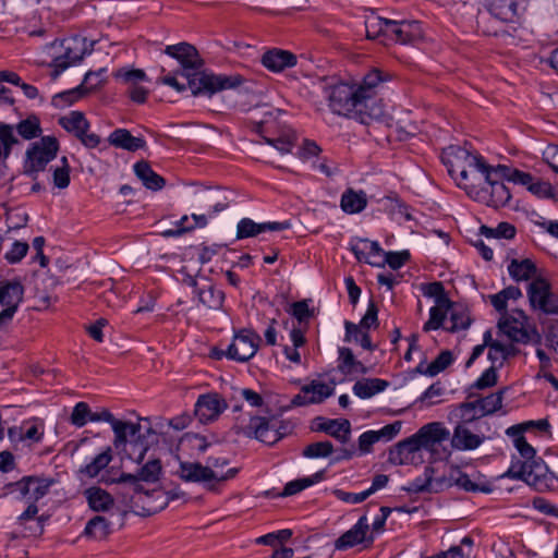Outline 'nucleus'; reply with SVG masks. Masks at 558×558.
<instances>
[{
    "label": "nucleus",
    "mask_w": 558,
    "mask_h": 558,
    "mask_svg": "<svg viewBox=\"0 0 558 558\" xmlns=\"http://www.w3.org/2000/svg\"><path fill=\"white\" fill-rule=\"evenodd\" d=\"M485 440L484 435L472 433L468 426L458 424L453 429L451 445L458 450H474Z\"/></svg>",
    "instance_id": "b1692460"
},
{
    "label": "nucleus",
    "mask_w": 558,
    "mask_h": 558,
    "mask_svg": "<svg viewBox=\"0 0 558 558\" xmlns=\"http://www.w3.org/2000/svg\"><path fill=\"white\" fill-rule=\"evenodd\" d=\"M442 161L448 168L449 174L463 187L469 194L473 184H469V169L482 171L484 160L481 156L472 155L466 148L460 146H449L442 155Z\"/></svg>",
    "instance_id": "7ed1b4c3"
},
{
    "label": "nucleus",
    "mask_w": 558,
    "mask_h": 558,
    "mask_svg": "<svg viewBox=\"0 0 558 558\" xmlns=\"http://www.w3.org/2000/svg\"><path fill=\"white\" fill-rule=\"evenodd\" d=\"M369 525L366 515H363L359 521L345 533H343L335 543V547L340 550L351 548L361 544L366 538Z\"/></svg>",
    "instance_id": "4be33fe9"
},
{
    "label": "nucleus",
    "mask_w": 558,
    "mask_h": 558,
    "mask_svg": "<svg viewBox=\"0 0 558 558\" xmlns=\"http://www.w3.org/2000/svg\"><path fill=\"white\" fill-rule=\"evenodd\" d=\"M423 295L433 302L429 314H447L452 310L453 303L448 299L441 282L423 284Z\"/></svg>",
    "instance_id": "6ab92c4d"
},
{
    "label": "nucleus",
    "mask_w": 558,
    "mask_h": 558,
    "mask_svg": "<svg viewBox=\"0 0 558 558\" xmlns=\"http://www.w3.org/2000/svg\"><path fill=\"white\" fill-rule=\"evenodd\" d=\"M453 362V357L450 351H442L432 363L424 365L418 364L416 372L420 374L436 376L444 369H446Z\"/></svg>",
    "instance_id": "37998d69"
},
{
    "label": "nucleus",
    "mask_w": 558,
    "mask_h": 558,
    "mask_svg": "<svg viewBox=\"0 0 558 558\" xmlns=\"http://www.w3.org/2000/svg\"><path fill=\"white\" fill-rule=\"evenodd\" d=\"M490 13L502 22H514L524 11V0H486Z\"/></svg>",
    "instance_id": "aec40b11"
},
{
    "label": "nucleus",
    "mask_w": 558,
    "mask_h": 558,
    "mask_svg": "<svg viewBox=\"0 0 558 558\" xmlns=\"http://www.w3.org/2000/svg\"><path fill=\"white\" fill-rule=\"evenodd\" d=\"M390 20L380 16L371 15L365 21L366 37L368 39H376L380 36H388V27Z\"/></svg>",
    "instance_id": "8fccbe9b"
},
{
    "label": "nucleus",
    "mask_w": 558,
    "mask_h": 558,
    "mask_svg": "<svg viewBox=\"0 0 558 558\" xmlns=\"http://www.w3.org/2000/svg\"><path fill=\"white\" fill-rule=\"evenodd\" d=\"M38 507L36 502L29 501V505L25 509V511L17 517L16 523L21 526H24L25 523L29 520H36V529L33 531L34 534H43L44 532V518L37 517Z\"/></svg>",
    "instance_id": "6e6d98bb"
},
{
    "label": "nucleus",
    "mask_w": 558,
    "mask_h": 558,
    "mask_svg": "<svg viewBox=\"0 0 558 558\" xmlns=\"http://www.w3.org/2000/svg\"><path fill=\"white\" fill-rule=\"evenodd\" d=\"M333 452L330 441H317L310 444L303 450V456L310 459L327 458Z\"/></svg>",
    "instance_id": "e2e57ef3"
},
{
    "label": "nucleus",
    "mask_w": 558,
    "mask_h": 558,
    "mask_svg": "<svg viewBox=\"0 0 558 558\" xmlns=\"http://www.w3.org/2000/svg\"><path fill=\"white\" fill-rule=\"evenodd\" d=\"M523 426L524 425H513L510 426L506 434L513 438V444L521 457L529 462H534L536 451L535 449L526 441L523 436Z\"/></svg>",
    "instance_id": "c9c22d12"
},
{
    "label": "nucleus",
    "mask_w": 558,
    "mask_h": 558,
    "mask_svg": "<svg viewBox=\"0 0 558 558\" xmlns=\"http://www.w3.org/2000/svg\"><path fill=\"white\" fill-rule=\"evenodd\" d=\"M239 470L235 468L229 469L226 473L214 471L210 468H205L199 462L181 461L178 474L181 480L192 483H207L211 481L223 482L233 478Z\"/></svg>",
    "instance_id": "6e6552de"
},
{
    "label": "nucleus",
    "mask_w": 558,
    "mask_h": 558,
    "mask_svg": "<svg viewBox=\"0 0 558 558\" xmlns=\"http://www.w3.org/2000/svg\"><path fill=\"white\" fill-rule=\"evenodd\" d=\"M505 389L477 399L480 415H489L501 409Z\"/></svg>",
    "instance_id": "3c124183"
},
{
    "label": "nucleus",
    "mask_w": 558,
    "mask_h": 558,
    "mask_svg": "<svg viewBox=\"0 0 558 558\" xmlns=\"http://www.w3.org/2000/svg\"><path fill=\"white\" fill-rule=\"evenodd\" d=\"M513 171L511 168L505 165H498L496 167H492L486 165L485 162L482 166L481 173L484 177L486 182L499 181L501 182L504 179L512 180Z\"/></svg>",
    "instance_id": "864d4df0"
},
{
    "label": "nucleus",
    "mask_w": 558,
    "mask_h": 558,
    "mask_svg": "<svg viewBox=\"0 0 558 558\" xmlns=\"http://www.w3.org/2000/svg\"><path fill=\"white\" fill-rule=\"evenodd\" d=\"M161 462L158 459H153L146 462L136 474L123 473L116 482L117 483H131L136 493L143 492V486L140 481L147 483H155L159 480L161 473Z\"/></svg>",
    "instance_id": "2eb2a0df"
},
{
    "label": "nucleus",
    "mask_w": 558,
    "mask_h": 558,
    "mask_svg": "<svg viewBox=\"0 0 558 558\" xmlns=\"http://www.w3.org/2000/svg\"><path fill=\"white\" fill-rule=\"evenodd\" d=\"M351 251L359 260H362L365 257V255H371V257H378V259L380 260V258H383L384 254L386 253L381 250L378 242L369 241L366 239H359L352 242Z\"/></svg>",
    "instance_id": "ea45409f"
},
{
    "label": "nucleus",
    "mask_w": 558,
    "mask_h": 558,
    "mask_svg": "<svg viewBox=\"0 0 558 558\" xmlns=\"http://www.w3.org/2000/svg\"><path fill=\"white\" fill-rule=\"evenodd\" d=\"M236 433L248 438L257 439L266 445H274L279 441L284 433L280 430L278 421L272 417L254 415L250 417L246 425L238 424Z\"/></svg>",
    "instance_id": "39448f33"
},
{
    "label": "nucleus",
    "mask_w": 558,
    "mask_h": 558,
    "mask_svg": "<svg viewBox=\"0 0 558 558\" xmlns=\"http://www.w3.org/2000/svg\"><path fill=\"white\" fill-rule=\"evenodd\" d=\"M413 436L421 450L433 451L436 446L449 438L450 433L442 423L432 422L423 425Z\"/></svg>",
    "instance_id": "4468645a"
},
{
    "label": "nucleus",
    "mask_w": 558,
    "mask_h": 558,
    "mask_svg": "<svg viewBox=\"0 0 558 558\" xmlns=\"http://www.w3.org/2000/svg\"><path fill=\"white\" fill-rule=\"evenodd\" d=\"M323 90L335 114L353 118L363 124H369L384 116L383 107H376L371 102L369 109L367 108L368 97L361 96L357 84L337 81L326 83Z\"/></svg>",
    "instance_id": "f03ea898"
},
{
    "label": "nucleus",
    "mask_w": 558,
    "mask_h": 558,
    "mask_svg": "<svg viewBox=\"0 0 558 558\" xmlns=\"http://www.w3.org/2000/svg\"><path fill=\"white\" fill-rule=\"evenodd\" d=\"M320 422L316 426V430L328 434L341 444L349 441L351 436V424L348 420L318 418Z\"/></svg>",
    "instance_id": "393cba45"
},
{
    "label": "nucleus",
    "mask_w": 558,
    "mask_h": 558,
    "mask_svg": "<svg viewBox=\"0 0 558 558\" xmlns=\"http://www.w3.org/2000/svg\"><path fill=\"white\" fill-rule=\"evenodd\" d=\"M480 232L486 238L512 239L515 235V227L509 222H500L496 228L482 226Z\"/></svg>",
    "instance_id": "5fc2aeb1"
},
{
    "label": "nucleus",
    "mask_w": 558,
    "mask_h": 558,
    "mask_svg": "<svg viewBox=\"0 0 558 558\" xmlns=\"http://www.w3.org/2000/svg\"><path fill=\"white\" fill-rule=\"evenodd\" d=\"M88 506L97 512L107 511L113 506V498L100 487H90L85 490Z\"/></svg>",
    "instance_id": "4c0bfd02"
},
{
    "label": "nucleus",
    "mask_w": 558,
    "mask_h": 558,
    "mask_svg": "<svg viewBox=\"0 0 558 558\" xmlns=\"http://www.w3.org/2000/svg\"><path fill=\"white\" fill-rule=\"evenodd\" d=\"M533 464H535V462L525 460L513 462L504 476L527 482L533 473Z\"/></svg>",
    "instance_id": "13d9d810"
},
{
    "label": "nucleus",
    "mask_w": 558,
    "mask_h": 558,
    "mask_svg": "<svg viewBox=\"0 0 558 558\" xmlns=\"http://www.w3.org/2000/svg\"><path fill=\"white\" fill-rule=\"evenodd\" d=\"M338 369L343 375L366 374L367 367L357 361L349 348H339Z\"/></svg>",
    "instance_id": "c85d7f7f"
},
{
    "label": "nucleus",
    "mask_w": 558,
    "mask_h": 558,
    "mask_svg": "<svg viewBox=\"0 0 558 558\" xmlns=\"http://www.w3.org/2000/svg\"><path fill=\"white\" fill-rule=\"evenodd\" d=\"M456 416L460 418L459 424L468 425L473 423L475 420L482 417L478 412V404L475 401L473 402H463L456 410Z\"/></svg>",
    "instance_id": "4d7b16f0"
},
{
    "label": "nucleus",
    "mask_w": 558,
    "mask_h": 558,
    "mask_svg": "<svg viewBox=\"0 0 558 558\" xmlns=\"http://www.w3.org/2000/svg\"><path fill=\"white\" fill-rule=\"evenodd\" d=\"M379 326L378 316H362L359 324L344 322L345 342L359 343L363 349L373 351L375 347L369 338V330L377 329Z\"/></svg>",
    "instance_id": "9b49d317"
},
{
    "label": "nucleus",
    "mask_w": 558,
    "mask_h": 558,
    "mask_svg": "<svg viewBox=\"0 0 558 558\" xmlns=\"http://www.w3.org/2000/svg\"><path fill=\"white\" fill-rule=\"evenodd\" d=\"M112 460L111 448L108 447L106 450L97 454L90 463L80 469V473L89 478L96 477Z\"/></svg>",
    "instance_id": "a19ab883"
},
{
    "label": "nucleus",
    "mask_w": 558,
    "mask_h": 558,
    "mask_svg": "<svg viewBox=\"0 0 558 558\" xmlns=\"http://www.w3.org/2000/svg\"><path fill=\"white\" fill-rule=\"evenodd\" d=\"M58 148V141L52 136H44L39 142L34 143L27 150L28 171L44 170L46 165L56 158Z\"/></svg>",
    "instance_id": "9d476101"
},
{
    "label": "nucleus",
    "mask_w": 558,
    "mask_h": 558,
    "mask_svg": "<svg viewBox=\"0 0 558 558\" xmlns=\"http://www.w3.org/2000/svg\"><path fill=\"white\" fill-rule=\"evenodd\" d=\"M29 501L37 502L45 495H47L53 482L44 477L29 476Z\"/></svg>",
    "instance_id": "bf43d9fd"
},
{
    "label": "nucleus",
    "mask_w": 558,
    "mask_h": 558,
    "mask_svg": "<svg viewBox=\"0 0 558 558\" xmlns=\"http://www.w3.org/2000/svg\"><path fill=\"white\" fill-rule=\"evenodd\" d=\"M522 298V292L518 287L510 286L500 292L489 295L490 303L497 312L507 311L509 301H517Z\"/></svg>",
    "instance_id": "a18cd8bd"
},
{
    "label": "nucleus",
    "mask_w": 558,
    "mask_h": 558,
    "mask_svg": "<svg viewBox=\"0 0 558 558\" xmlns=\"http://www.w3.org/2000/svg\"><path fill=\"white\" fill-rule=\"evenodd\" d=\"M111 522L102 515H95L87 523L83 531V536L102 541L111 534Z\"/></svg>",
    "instance_id": "2f4dec72"
},
{
    "label": "nucleus",
    "mask_w": 558,
    "mask_h": 558,
    "mask_svg": "<svg viewBox=\"0 0 558 558\" xmlns=\"http://www.w3.org/2000/svg\"><path fill=\"white\" fill-rule=\"evenodd\" d=\"M181 496V493L177 490H170L166 494L161 490L154 489L150 494L145 493V498L143 502L145 506L143 507V511L146 515H151L162 510L169 500L177 499Z\"/></svg>",
    "instance_id": "bb28decb"
},
{
    "label": "nucleus",
    "mask_w": 558,
    "mask_h": 558,
    "mask_svg": "<svg viewBox=\"0 0 558 558\" xmlns=\"http://www.w3.org/2000/svg\"><path fill=\"white\" fill-rule=\"evenodd\" d=\"M111 427L114 433L113 445L118 448L122 445H125L128 441V436H134L140 432V425L131 422L121 421L114 418L111 423Z\"/></svg>",
    "instance_id": "79ce46f5"
},
{
    "label": "nucleus",
    "mask_w": 558,
    "mask_h": 558,
    "mask_svg": "<svg viewBox=\"0 0 558 558\" xmlns=\"http://www.w3.org/2000/svg\"><path fill=\"white\" fill-rule=\"evenodd\" d=\"M290 228V222H264L257 223L250 218H243L236 226V239H246L266 231H282Z\"/></svg>",
    "instance_id": "a211bd4d"
},
{
    "label": "nucleus",
    "mask_w": 558,
    "mask_h": 558,
    "mask_svg": "<svg viewBox=\"0 0 558 558\" xmlns=\"http://www.w3.org/2000/svg\"><path fill=\"white\" fill-rule=\"evenodd\" d=\"M471 319L469 316H430L424 325V330L444 329L449 332H457L469 328Z\"/></svg>",
    "instance_id": "5701e85b"
},
{
    "label": "nucleus",
    "mask_w": 558,
    "mask_h": 558,
    "mask_svg": "<svg viewBox=\"0 0 558 558\" xmlns=\"http://www.w3.org/2000/svg\"><path fill=\"white\" fill-rule=\"evenodd\" d=\"M265 141L267 144L274 146L281 154H288L294 146L295 136L291 133H286L276 138L265 137Z\"/></svg>",
    "instance_id": "774afa93"
},
{
    "label": "nucleus",
    "mask_w": 558,
    "mask_h": 558,
    "mask_svg": "<svg viewBox=\"0 0 558 558\" xmlns=\"http://www.w3.org/2000/svg\"><path fill=\"white\" fill-rule=\"evenodd\" d=\"M260 340L258 333L243 329L234 335L233 341L228 347L226 355L238 362H246L256 354ZM223 354L225 352H220L217 354V357H221Z\"/></svg>",
    "instance_id": "1a4fd4ad"
},
{
    "label": "nucleus",
    "mask_w": 558,
    "mask_h": 558,
    "mask_svg": "<svg viewBox=\"0 0 558 558\" xmlns=\"http://www.w3.org/2000/svg\"><path fill=\"white\" fill-rule=\"evenodd\" d=\"M23 225H9V234L5 241L3 258L9 264H17L28 252V243L20 241L12 235V230L21 228Z\"/></svg>",
    "instance_id": "a878e982"
},
{
    "label": "nucleus",
    "mask_w": 558,
    "mask_h": 558,
    "mask_svg": "<svg viewBox=\"0 0 558 558\" xmlns=\"http://www.w3.org/2000/svg\"><path fill=\"white\" fill-rule=\"evenodd\" d=\"M94 44L95 41L87 44V39L81 36H73L60 41L59 46L64 48V52L52 60L51 65L54 68V75H59L69 65L81 61L86 53H90ZM57 45L58 41L56 40L49 47L53 49Z\"/></svg>",
    "instance_id": "423d86ee"
},
{
    "label": "nucleus",
    "mask_w": 558,
    "mask_h": 558,
    "mask_svg": "<svg viewBox=\"0 0 558 558\" xmlns=\"http://www.w3.org/2000/svg\"><path fill=\"white\" fill-rule=\"evenodd\" d=\"M134 172L143 184L149 190H160L165 185V179L157 174L148 162L138 161L134 165Z\"/></svg>",
    "instance_id": "72a5a7b5"
},
{
    "label": "nucleus",
    "mask_w": 558,
    "mask_h": 558,
    "mask_svg": "<svg viewBox=\"0 0 558 558\" xmlns=\"http://www.w3.org/2000/svg\"><path fill=\"white\" fill-rule=\"evenodd\" d=\"M302 392L310 396V402L320 403L333 393V388L325 383L313 380L302 387Z\"/></svg>",
    "instance_id": "09e8293b"
},
{
    "label": "nucleus",
    "mask_w": 558,
    "mask_h": 558,
    "mask_svg": "<svg viewBox=\"0 0 558 558\" xmlns=\"http://www.w3.org/2000/svg\"><path fill=\"white\" fill-rule=\"evenodd\" d=\"M324 476H325V471L322 470V471L316 472L312 476L291 481L288 484H286L281 495L282 496L295 495V494L300 493L301 490L320 482L324 478Z\"/></svg>",
    "instance_id": "de8ad7c7"
},
{
    "label": "nucleus",
    "mask_w": 558,
    "mask_h": 558,
    "mask_svg": "<svg viewBox=\"0 0 558 558\" xmlns=\"http://www.w3.org/2000/svg\"><path fill=\"white\" fill-rule=\"evenodd\" d=\"M432 473H433V470L429 468H426L425 472H424V477L415 478L410 484L409 490L413 492V493L435 492L436 489L434 488Z\"/></svg>",
    "instance_id": "338daca9"
},
{
    "label": "nucleus",
    "mask_w": 558,
    "mask_h": 558,
    "mask_svg": "<svg viewBox=\"0 0 558 558\" xmlns=\"http://www.w3.org/2000/svg\"><path fill=\"white\" fill-rule=\"evenodd\" d=\"M60 125L76 137L88 131L89 123L81 111H71L69 114L59 119Z\"/></svg>",
    "instance_id": "58836bf2"
},
{
    "label": "nucleus",
    "mask_w": 558,
    "mask_h": 558,
    "mask_svg": "<svg viewBox=\"0 0 558 558\" xmlns=\"http://www.w3.org/2000/svg\"><path fill=\"white\" fill-rule=\"evenodd\" d=\"M165 52L180 62L181 70L178 73L187 81L193 96L211 97L220 90L241 85L243 81L240 75H215L203 71V60L196 48L187 43L167 46Z\"/></svg>",
    "instance_id": "f257e3e1"
},
{
    "label": "nucleus",
    "mask_w": 558,
    "mask_h": 558,
    "mask_svg": "<svg viewBox=\"0 0 558 558\" xmlns=\"http://www.w3.org/2000/svg\"><path fill=\"white\" fill-rule=\"evenodd\" d=\"M388 27V38L399 44H411L422 37L421 25L416 21H395L390 20Z\"/></svg>",
    "instance_id": "f3484780"
},
{
    "label": "nucleus",
    "mask_w": 558,
    "mask_h": 558,
    "mask_svg": "<svg viewBox=\"0 0 558 558\" xmlns=\"http://www.w3.org/2000/svg\"><path fill=\"white\" fill-rule=\"evenodd\" d=\"M226 400L218 393L201 395L195 403L194 415L202 424L216 421L227 409Z\"/></svg>",
    "instance_id": "f8f14e48"
},
{
    "label": "nucleus",
    "mask_w": 558,
    "mask_h": 558,
    "mask_svg": "<svg viewBox=\"0 0 558 558\" xmlns=\"http://www.w3.org/2000/svg\"><path fill=\"white\" fill-rule=\"evenodd\" d=\"M389 462L396 465L417 464L422 462L421 448L414 436L396 444L389 451Z\"/></svg>",
    "instance_id": "ddd939ff"
},
{
    "label": "nucleus",
    "mask_w": 558,
    "mask_h": 558,
    "mask_svg": "<svg viewBox=\"0 0 558 558\" xmlns=\"http://www.w3.org/2000/svg\"><path fill=\"white\" fill-rule=\"evenodd\" d=\"M543 333L545 335L547 345L558 352V320L545 319L542 322Z\"/></svg>",
    "instance_id": "69168bd1"
},
{
    "label": "nucleus",
    "mask_w": 558,
    "mask_h": 558,
    "mask_svg": "<svg viewBox=\"0 0 558 558\" xmlns=\"http://www.w3.org/2000/svg\"><path fill=\"white\" fill-rule=\"evenodd\" d=\"M410 258V253L408 251L402 252H386L384 257L380 260H373L376 264V267H384L386 264L389 265L390 268L397 270L402 267L407 260Z\"/></svg>",
    "instance_id": "052dcab7"
},
{
    "label": "nucleus",
    "mask_w": 558,
    "mask_h": 558,
    "mask_svg": "<svg viewBox=\"0 0 558 558\" xmlns=\"http://www.w3.org/2000/svg\"><path fill=\"white\" fill-rule=\"evenodd\" d=\"M486 183L490 187L489 198L487 199V205H489L494 208H499V207L506 206L511 198V194H510L508 187L502 182H499V181L486 182Z\"/></svg>",
    "instance_id": "c03bdc74"
},
{
    "label": "nucleus",
    "mask_w": 558,
    "mask_h": 558,
    "mask_svg": "<svg viewBox=\"0 0 558 558\" xmlns=\"http://www.w3.org/2000/svg\"><path fill=\"white\" fill-rule=\"evenodd\" d=\"M499 332L510 341L521 344H541L542 333L531 316H501L498 322Z\"/></svg>",
    "instance_id": "20e7f679"
},
{
    "label": "nucleus",
    "mask_w": 558,
    "mask_h": 558,
    "mask_svg": "<svg viewBox=\"0 0 558 558\" xmlns=\"http://www.w3.org/2000/svg\"><path fill=\"white\" fill-rule=\"evenodd\" d=\"M225 294L220 290L209 288L199 293V301L211 311H219L222 306Z\"/></svg>",
    "instance_id": "680f3d73"
},
{
    "label": "nucleus",
    "mask_w": 558,
    "mask_h": 558,
    "mask_svg": "<svg viewBox=\"0 0 558 558\" xmlns=\"http://www.w3.org/2000/svg\"><path fill=\"white\" fill-rule=\"evenodd\" d=\"M109 143L118 148L129 151H136L145 147V141L142 137L133 136L126 129L114 130L109 138Z\"/></svg>",
    "instance_id": "cd10ccee"
},
{
    "label": "nucleus",
    "mask_w": 558,
    "mask_h": 558,
    "mask_svg": "<svg viewBox=\"0 0 558 558\" xmlns=\"http://www.w3.org/2000/svg\"><path fill=\"white\" fill-rule=\"evenodd\" d=\"M24 287L20 280L0 281V304L4 307L0 314H14L23 300Z\"/></svg>",
    "instance_id": "dca6fc26"
},
{
    "label": "nucleus",
    "mask_w": 558,
    "mask_h": 558,
    "mask_svg": "<svg viewBox=\"0 0 558 558\" xmlns=\"http://www.w3.org/2000/svg\"><path fill=\"white\" fill-rule=\"evenodd\" d=\"M367 205V197L363 191L347 190L342 196L340 206L343 211L348 214H357L362 211Z\"/></svg>",
    "instance_id": "e433bc0d"
},
{
    "label": "nucleus",
    "mask_w": 558,
    "mask_h": 558,
    "mask_svg": "<svg viewBox=\"0 0 558 558\" xmlns=\"http://www.w3.org/2000/svg\"><path fill=\"white\" fill-rule=\"evenodd\" d=\"M57 302L58 300L56 298H52L46 291H40L38 287H36V291L31 298V308L36 312L59 311L56 306Z\"/></svg>",
    "instance_id": "603ef678"
},
{
    "label": "nucleus",
    "mask_w": 558,
    "mask_h": 558,
    "mask_svg": "<svg viewBox=\"0 0 558 558\" xmlns=\"http://www.w3.org/2000/svg\"><path fill=\"white\" fill-rule=\"evenodd\" d=\"M526 294L532 311L542 314H558V295L551 291L547 280L533 279L527 287Z\"/></svg>",
    "instance_id": "0eeeda50"
},
{
    "label": "nucleus",
    "mask_w": 558,
    "mask_h": 558,
    "mask_svg": "<svg viewBox=\"0 0 558 558\" xmlns=\"http://www.w3.org/2000/svg\"><path fill=\"white\" fill-rule=\"evenodd\" d=\"M384 80L385 77L379 70H373L364 76L362 83L357 84V88L360 89L359 93L361 94V96L368 97L366 104L368 109L371 102L376 107H383L374 96L375 88L378 86L379 83L384 82Z\"/></svg>",
    "instance_id": "c756f323"
},
{
    "label": "nucleus",
    "mask_w": 558,
    "mask_h": 558,
    "mask_svg": "<svg viewBox=\"0 0 558 558\" xmlns=\"http://www.w3.org/2000/svg\"><path fill=\"white\" fill-rule=\"evenodd\" d=\"M507 268L510 277L514 281L531 280L537 271L536 265L530 258H512Z\"/></svg>",
    "instance_id": "7c9ffc66"
},
{
    "label": "nucleus",
    "mask_w": 558,
    "mask_h": 558,
    "mask_svg": "<svg viewBox=\"0 0 558 558\" xmlns=\"http://www.w3.org/2000/svg\"><path fill=\"white\" fill-rule=\"evenodd\" d=\"M450 481L465 492L489 493L492 489L488 484H478L473 482L470 476L460 470H454L450 474Z\"/></svg>",
    "instance_id": "49530a36"
},
{
    "label": "nucleus",
    "mask_w": 558,
    "mask_h": 558,
    "mask_svg": "<svg viewBox=\"0 0 558 558\" xmlns=\"http://www.w3.org/2000/svg\"><path fill=\"white\" fill-rule=\"evenodd\" d=\"M17 133L25 140H32L40 134L39 120L36 117H28L16 125Z\"/></svg>",
    "instance_id": "0e129e2a"
},
{
    "label": "nucleus",
    "mask_w": 558,
    "mask_h": 558,
    "mask_svg": "<svg viewBox=\"0 0 558 558\" xmlns=\"http://www.w3.org/2000/svg\"><path fill=\"white\" fill-rule=\"evenodd\" d=\"M389 383L380 378H365L357 380L353 386V392L361 399H367L384 391Z\"/></svg>",
    "instance_id": "f704fd0d"
},
{
    "label": "nucleus",
    "mask_w": 558,
    "mask_h": 558,
    "mask_svg": "<svg viewBox=\"0 0 558 558\" xmlns=\"http://www.w3.org/2000/svg\"><path fill=\"white\" fill-rule=\"evenodd\" d=\"M105 72H106L105 69L87 72L85 74L84 82L81 86H78L77 88H75L71 92L60 94L59 97L60 98H71V100H72L73 98H78L83 94L97 88L104 82Z\"/></svg>",
    "instance_id": "473e14b6"
},
{
    "label": "nucleus",
    "mask_w": 558,
    "mask_h": 558,
    "mask_svg": "<svg viewBox=\"0 0 558 558\" xmlns=\"http://www.w3.org/2000/svg\"><path fill=\"white\" fill-rule=\"evenodd\" d=\"M260 62L269 71L282 72L296 64V57L290 51L275 48L266 51L262 56Z\"/></svg>",
    "instance_id": "412c9836"
}]
</instances>
